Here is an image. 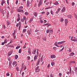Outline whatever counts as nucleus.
Segmentation results:
<instances>
[{"label": "nucleus", "mask_w": 77, "mask_h": 77, "mask_svg": "<svg viewBox=\"0 0 77 77\" xmlns=\"http://www.w3.org/2000/svg\"><path fill=\"white\" fill-rule=\"evenodd\" d=\"M23 20L25 21V23L26 25H27V20L26 19V17L25 16H24L23 17Z\"/></svg>", "instance_id": "obj_1"}, {"label": "nucleus", "mask_w": 77, "mask_h": 77, "mask_svg": "<svg viewBox=\"0 0 77 77\" xmlns=\"http://www.w3.org/2000/svg\"><path fill=\"white\" fill-rule=\"evenodd\" d=\"M17 11L18 12H24V11H23V10H22L21 9H17Z\"/></svg>", "instance_id": "obj_2"}, {"label": "nucleus", "mask_w": 77, "mask_h": 77, "mask_svg": "<svg viewBox=\"0 0 77 77\" xmlns=\"http://www.w3.org/2000/svg\"><path fill=\"white\" fill-rule=\"evenodd\" d=\"M43 3L42 0H40L38 4V7H40V5H42V3Z\"/></svg>", "instance_id": "obj_3"}, {"label": "nucleus", "mask_w": 77, "mask_h": 77, "mask_svg": "<svg viewBox=\"0 0 77 77\" xmlns=\"http://www.w3.org/2000/svg\"><path fill=\"white\" fill-rule=\"evenodd\" d=\"M39 68V66H38L37 67L36 69H35V72H39V71H40V70L39 69H38Z\"/></svg>", "instance_id": "obj_4"}, {"label": "nucleus", "mask_w": 77, "mask_h": 77, "mask_svg": "<svg viewBox=\"0 0 77 77\" xmlns=\"http://www.w3.org/2000/svg\"><path fill=\"white\" fill-rule=\"evenodd\" d=\"M65 41L59 42H58V44H59V45H60L61 44H63V43H65Z\"/></svg>", "instance_id": "obj_5"}, {"label": "nucleus", "mask_w": 77, "mask_h": 77, "mask_svg": "<svg viewBox=\"0 0 77 77\" xmlns=\"http://www.w3.org/2000/svg\"><path fill=\"white\" fill-rule=\"evenodd\" d=\"M27 7H29L30 6V1H27Z\"/></svg>", "instance_id": "obj_6"}, {"label": "nucleus", "mask_w": 77, "mask_h": 77, "mask_svg": "<svg viewBox=\"0 0 77 77\" xmlns=\"http://www.w3.org/2000/svg\"><path fill=\"white\" fill-rule=\"evenodd\" d=\"M55 57H56L54 54L52 55L51 56V58L52 59L55 58Z\"/></svg>", "instance_id": "obj_7"}, {"label": "nucleus", "mask_w": 77, "mask_h": 77, "mask_svg": "<svg viewBox=\"0 0 77 77\" xmlns=\"http://www.w3.org/2000/svg\"><path fill=\"white\" fill-rule=\"evenodd\" d=\"M68 23V19H66L65 20V24L66 26L67 25V23Z\"/></svg>", "instance_id": "obj_8"}, {"label": "nucleus", "mask_w": 77, "mask_h": 77, "mask_svg": "<svg viewBox=\"0 0 77 77\" xmlns=\"http://www.w3.org/2000/svg\"><path fill=\"white\" fill-rule=\"evenodd\" d=\"M37 57H38V56H37V55L36 54H35L34 57V60L35 61L37 59Z\"/></svg>", "instance_id": "obj_9"}, {"label": "nucleus", "mask_w": 77, "mask_h": 77, "mask_svg": "<svg viewBox=\"0 0 77 77\" xmlns=\"http://www.w3.org/2000/svg\"><path fill=\"white\" fill-rule=\"evenodd\" d=\"M28 52L29 53V54H30V55H31V51L30 50V48H29L28 49Z\"/></svg>", "instance_id": "obj_10"}, {"label": "nucleus", "mask_w": 77, "mask_h": 77, "mask_svg": "<svg viewBox=\"0 0 77 77\" xmlns=\"http://www.w3.org/2000/svg\"><path fill=\"white\" fill-rule=\"evenodd\" d=\"M33 14L35 17H36L38 16V14H37V13L36 12H34Z\"/></svg>", "instance_id": "obj_11"}, {"label": "nucleus", "mask_w": 77, "mask_h": 77, "mask_svg": "<svg viewBox=\"0 0 77 77\" xmlns=\"http://www.w3.org/2000/svg\"><path fill=\"white\" fill-rule=\"evenodd\" d=\"M65 11V7H64L63 8V9H62L61 11V12H63Z\"/></svg>", "instance_id": "obj_12"}, {"label": "nucleus", "mask_w": 77, "mask_h": 77, "mask_svg": "<svg viewBox=\"0 0 77 77\" xmlns=\"http://www.w3.org/2000/svg\"><path fill=\"white\" fill-rule=\"evenodd\" d=\"M31 33H32V30H28V34H29V35H31Z\"/></svg>", "instance_id": "obj_13"}, {"label": "nucleus", "mask_w": 77, "mask_h": 77, "mask_svg": "<svg viewBox=\"0 0 77 77\" xmlns=\"http://www.w3.org/2000/svg\"><path fill=\"white\" fill-rule=\"evenodd\" d=\"M49 34L50 35H51V34H52L53 33V30H49Z\"/></svg>", "instance_id": "obj_14"}, {"label": "nucleus", "mask_w": 77, "mask_h": 77, "mask_svg": "<svg viewBox=\"0 0 77 77\" xmlns=\"http://www.w3.org/2000/svg\"><path fill=\"white\" fill-rule=\"evenodd\" d=\"M36 49H34V51L32 52V54H35V53H36Z\"/></svg>", "instance_id": "obj_15"}, {"label": "nucleus", "mask_w": 77, "mask_h": 77, "mask_svg": "<svg viewBox=\"0 0 77 77\" xmlns=\"http://www.w3.org/2000/svg\"><path fill=\"white\" fill-rule=\"evenodd\" d=\"M10 24H11V23H10V21H8L7 23V26H9L10 25Z\"/></svg>", "instance_id": "obj_16"}, {"label": "nucleus", "mask_w": 77, "mask_h": 77, "mask_svg": "<svg viewBox=\"0 0 77 77\" xmlns=\"http://www.w3.org/2000/svg\"><path fill=\"white\" fill-rule=\"evenodd\" d=\"M75 63V62L74 61H70V63Z\"/></svg>", "instance_id": "obj_17"}, {"label": "nucleus", "mask_w": 77, "mask_h": 77, "mask_svg": "<svg viewBox=\"0 0 77 77\" xmlns=\"http://www.w3.org/2000/svg\"><path fill=\"white\" fill-rule=\"evenodd\" d=\"M12 52H10L8 53V56H11V54H12Z\"/></svg>", "instance_id": "obj_18"}, {"label": "nucleus", "mask_w": 77, "mask_h": 77, "mask_svg": "<svg viewBox=\"0 0 77 77\" xmlns=\"http://www.w3.org/2000/svg\"><path fill=\"white\" fill-rule=\"evenodd\" d=\"M74 53H71L69 55V56H73V55H74Z\"/></svg>", "instance_id": "obj_19"}, {"label": "nucleus", "mask_w": 77, "mask_h": 77, "mask_svg": "<svg viewBox=\"0 0 77 77\" xmlns=\"http://www.w3.org/2000/svg\"><path fill=\"white\" fill-rule=\"evenodd\" d=\"M5 3V1H2L1 2V5H2V6L3 5V4H4Z\"/></svg>", "instance_id": "obj_20"}, {"label": "nucleus", "mask_w": 77, "mask_h": 77, "mask_svg": "<svg viewBox=\"0 0 77 77\" xmlns=\"http://www.w3.org/2000/svg\"><path fill=\"white\" fill-rule=\"evenodd\" d=\"M67 17L69 18H71L72 17V16H71V15H69L67 16Z\"/></svg>", "instance_id": "obj_21"}, {"label": "nucleus", "mask_w": 77, "mask_h": 77, "mask_svg": "<svg viewBox=\"0 0 77 77\" xmlns=\"http://www.w3.org/2000/svg\"><path fill=\"white\" fill-rule=\"evenodd\" d=\"M16 63H17V61L14 62L12 63V65H13V66H14V65H15V64H16Z\"/></svg>", "instance_id": "obj_22"}, {"label": "nucleus", "mask_w": 77, "mask_h": 77, "mask_svg": "<svg viewBox=\"0 0 77 77\" xmlns=\"http://www.w3.org/2000/svg\"><path fill=\"white\" fill-rule=\"evenodd\" d=\"M54 5H59V3L58 2H56L55 3H54Z\"/></svg>", "instance_id": "obj_23"}, {"label": "nucleus", "mask_w": 77, "mask_h": 77, "mask_svg": "<svg viewBox=\"0 0 77 77\" xmlns=\"http://www.w3.org/2000/svg\"><path fill=\"white\" fill-rule=\"evenodd\" d=\"M39 62H40V61L39 60H38L37 61V63L36 64V66H38L39 64Z\"/></svg>", "instance_id": "obj_24"}, {"label": "nucleus", "mask_w": 77, "mask_h": 77, "mask_svg": "<svg viewBox=\"0 0 77 77\" xmlns=\"http://www.w3.org/2000/svg\"><path fill=\"white\" fill-rule=\"evenodd\" d=\"M18 57V55H15V58L16 59H17Z\"/></svg>", "instance_id": "obj_25"}, {"label": "nucleus", "mask_w": 77, "mask_h": 77, "mask_svg": "<svg viewBox=\"0 0 77 77\" xmlns=\"http://www.w3.org/2000/svg\"><path fill=\"white\" fill-rule=\"evenodd\" d=\"M42 39H43L44 41H46V37H43Z\"/></svg>", "instance_id": "obj_26"}, {"label": "nucleus", "mask_w": 77, "mask_h": 77, "mask_svg": "<svg viewBox=\"0 0 77 77\" xmlns=\"http://www.w3.org/2000/svg\"><path fill=\"white\" fill-rule=\"evenodd\" d=\"M51 65L52 66H54V62H52L51 63Z\"/></svg>", "instance_id": "obj_27"}, {"label": "nucleus", "mask_w": 77, "mask_h": 77, "mask_svg": "<svg viewBox=\"0 0 77 77\" xmlns=\"http://www.w3.org/2000/svg\"><path fill=\"white\" fill-rule=\"evenodd\" d=\"M12 42H13V39H11L10 42L9 44H11V43H12Z\"/></svg>", "instance_id": "obj_28"}, {"label": "nucleus", "mask_w": 77, "mask_h": 77, "mask_svg": "<svg viewBox=\"0 0 77 77\" xmlns=\"http://www.w3.org/2000/svg\"><path fill=\"white\" fill-rule=\"evenodd\" d=\"M32 21H33V19H31L30 20H29V23H31L32 22Z\"/></svg>", "instance_id": "obj_29"}, {"label": "nucleus", "mask_w": 77, "mask_h": 77, "mask_svg": "<svg viewBox=\"0 0 77 77\" xmlns=\"http://www.w3.org/2000/svg\"><path fill=\"white\" fill-rule=\"evenodd\" d=\"M19 24L20 25V26H19V29H20V26H21V22H19Z\"/></svg>", "instance_id": "obj_30"}, {"label": "nucleus", "mask_w": 77, "mask_h": 77, "mask_svg": "<svg viewBox=\"0 0 77 77\" xmlns=\"http://www.w3.org/2000/svg\"><path fill=\"white\" fill-rule=\"evenodd\" d=\"M20 20V17H18V18L17 19V21L18 22Z\"/></svg>", "instance_id": "obj_31"}, {"label": "nucleus", "mask_w": 77, "mask_h": 77, "mask_svg": "<svg viewBox=\"0 0 77 77\" xmlns=\"http://www.w3.org/2000/svg\"><path fill=\"white\" fill-rule=\"evenodd\" d=\"M26 32V29H24L23 30V33H25Z\"/></svg>", "instance_id": "obj_32"}, {"label": "nucleus", "mask_w": 77, "mask_h": 77, "mask_svg": "<svg viewBox=\"0 0 77 77\" xmlns=\"http://www.w3.org/2000/svg\"><path fill=\"white\" fill-rule=\"evenodd\" d=\"M73 41H74V42H77V38H76L75 39H74L73 40Z\"/></svg>", "instance_id": "obj_33"}, {"label": "nucleus", "mask_w": 77, "mask_h": 77, "mask_svg": "<svg viewBox=\"0 0 77 77\" xmlns=\"http://www.w3.org/2000/svg\"><path fill=\"white\" fill-rule=\"evenodd\" d=\"M8 42V40L7 39H6L5 40V42H4L5 43H7Z\"/></svg>", "instance_id": "obj_34"}, {"label": "nucleus", "mask_w": 77, "mask_h": 77, "mask_svg": "<svg viewBox=\"0 0 77 77\" xmlns=\"http://www.w3.org/2000/svg\"><path fill=\"white\" fill-rule=\"evenodd\" d=\"M25 14L26 15H29V13L27 12H26L25 13Z\"/></svg>", "instance_id": "obj_35"}, {"label": "nucleus", "mask_w": 77, "mask_h": 77, "mask_svg": "<svg viewBox=\"0 0 77 77\" xmlns=\"http://www.w3.org/2000/svg\"><path fill=\"white\" fill-rule=\"evenodd\" d=\"M23 7L22 6H20L19 7V8L20 9H23Z\"/></svg>", "instance_id": "obj_36"}, {"label": "nucleus", "mask_w": 77, "mask_h": 77, "mask_svg": "<svg viewBox=\"0 0 77 77\" xmlns=\"http://www.w3.org/2000/svg\"><path fill=\"white\" fill-rule=\"evenodd\" d=\"M74 68L75 69V71H77V67H74Z\"/></svg>", "instance_id": "obj_37"}, {"label": "nucleus", "mask_w": 77, "mask_h": 77, "mask_svg": "<svg viewBox=\"0 0 77 77\" xmlns=\"http://www.w3.org/2000/svg\"><path fill=\"white\" fill-rule=\"evenodd\" d=\"M9 66L10 69H11L12 68V66L11 64H9Z\"/></svg>", "instance_id": "obj_38"}, {"label": "nucleus", "mask_w": 77, "mask_h": 77, "mask_svg": "<svg viewBox=\"0 0 77 77\" xmlns=\"http://www.w3.org/2000/svg\"><path fill=\"white\" fill-rule=\"evenodd\" d=\"M16 70L17 71H19V67H17L16 68Z\"/></svg>", "instance_id": "obj_39"}, {"label": "nucleus", "mask_w": 77, "mask_h": 77, "mask_svg": "<svg viewBox=\"0 0 77 77\" xmlns=\"http://www.w3.org/2000/svg\"><path fill=\"white\" fill-rule=\"evenodd\" d=\"M21 22H23V23L24 22V19H21Z\"/></svg>", "instance_id": "obj_40"}, {"label": "nucleus", "mask_w": 77, "mask_h": 77, "mask_svg": "<svg viewBox=\"0 0 77 77\" xmlns=\"http://www.w3.org/2000/svg\"><path fill=\"white\" fill-rule=\"evenodd\" d=\"M49 31H50V30H49V29H48L46 30V32L47 33H49Z\"/></svg>", "instance_id": "obj_41"}, {"label": "nucleus", "mask_w": 77, "mask_h": 77, "mask_svg": "<svg viewBox=\"0 0 77 77\" xmlns=\"http://www.w3.org/2000/svg\"><path fill=\"white\" fill-rule=\"evenodd\" d=\"M19 48H20V46H18L16 48V49H18Z\"/></svg>", "instance_id": "obj_42"}, {"label": "nucleus", "mask_w": 77, "mask_h": 77, "mask_svg": "<svg viewBox=\"0 0 77 77\" xmlns=\"http://www.w3.org/2000/svg\"><path fill=\"white\" fill-rule=\"evenodd\" d=\"M59 76L60 77H61V76H62V73H60L59 74Z\"/></svg>", "instance_id": "obj_43"}, {"label": "nucleus", "mask_w": 77, "mask_h": 77, "mask_svg": "<svg viewBox=\"0 0 77 77\" xmlns=\"http://www.w3.org/2000/svg\"><path fill=\"white\" fill-rule=\"evenodd\" d=\"M54 45H55V46H56L57 47H59V46L57 45V44L56 43H54Z\"/></svg>", "instance_id": "obj_44"}, {"label": "nucleus", "mask_w": 77, "mask_h": 77, "mask_svg": "<svg viewBox=\"0 0 77 77\" xmlns=\"http://www.w3.org/2000/svg\"><path fill=\"white\" fill-rule=\"evenodd\" d=\"M63 21V18L61 19L60 22H62Z\"/></svg>", "instance_id": "obj_45"}, {"label": "nucleus", "mask_w": 77, "mask_h": 77, "mask_svg": "<svg viewBox=\"0 0 77 77\" xmlns=\"http://www.w3.org/2000/svg\"><path fill=\"white\" fill-rule=\"evenodd\" d=\"M3 27L4 29H6V26H5V25H3Z\"/></svg>", "instance_id": "obj_46"}, {"label": "nucleus", "mask_w": 77, "mask_h": 77, "mask_svg": "<svg viewBox=\"0 0 77 77\" xmlns=\"http://www.w3.org/2000/svg\"><path fill=\"white\" fill-rule=\"evenodd\" d=\"M19 53H21V49H20L19 51Z\"/></svg>", "instance_id": "obj_47"}, {"label": "nucleus", "mask_w": 77, "mask_h": 77, "mask_svg": "<svg viewBox=\"0 0 77 77\" xmlns=\"http://www.w3.org/2000/svg\"><path fill=\"white\" fill-rule=\"evenodd\" d=\"M9 75H10L9 73L8 72L6 74L7 76H9Z\"/></svg>", "instance_id": "obj_48"}, {"label": "nucleus", "mask_w": 77, "mask_h": 77, "mask_svg": "<svg viewBox=\"0 0 77 77\" xmlns=\"http://www.w3.org/2000/svg\"><path fill=\"white\" fill-rule=\"evenodd\" d=\"M60 11V8H59L57 9V11L59 12Z\"/></svg>", "instance_id": "obj_49"}, {"label": "nucleus", "mask_w": 77, "mask_h": 77, "mask_svg": "<svg viewBox=\"0 0 77 77\" xmlns=\"http://www.w3.org/2000/svg\"><path fill=\"white\" fill-rule=\"evenodd\" d=\"M69 52H71L72 51H71V49H69Z\"/></svg>", "instance_id": "obj_50"}, {"label": "nucleus", "mask_w": 77, "mask_h": 77, "mask_svg": "<svg viewBox=\"0 0 77 77\" xmlns=\"http://www.w3.org/2000/svg\"><path fill=\"white\" fill-rule=\"evenodd\" d=\"M12 61H10L9 63V65H11V64H12Z\"/></svg>", "instance_id": "obj_51"}, {"label": "nucleus", "mask_w": 77, "mask_h": 77, "mask_svg": "<svg viewBox=\"0 0 77 77\" xmlns=\"http://www.w3.org/2000/svg\"><path fill=\"white\" fill-rule=\"evenodd\" d=\"M9 11H8L7 13V15L8 17L9 16Z\"/></svg>", "instance_id": "obj_52"}, {"label": "nucleus", "mask_w": 77, "mask_h": 77, "mask_svg": "<svg viewBox=\"0 0 77 77\" xmlns=\"http://www.w3.org/2000/svg\"><path fill=\"white\" fill-rule=\"evenodd\" d=\"M49 14H50V13L49 12H46V15H48Z\"/></svg>", "instance_id": "obj_53"}, {"label": "nucleus", "mask_w": 77, "mask_h": 77, "mask_svg": "<svg viewBox=\"0 0 77 77\" xmlns=\"http://www.w3.org/2000/svg\"><path fill=\"white\" fill-rule=\"evenodd\" d=\"M45 13V11H43L42 12V14H43Z\"/></svg>", "instance_id": "obj_54"}, {"label": "nucleus", "mask_w": 77, "mask_h": 77, "mask_svg": "<svg viewBox=\"0 0 77 77\" xmlns=\"http://www.w3.org/2000/svg\"><path fill=\"white\" fill-rule=\"evenodd\" d=\"M50 3L49 2H47L46 3L45 5H48V4H49Z\"/></svg>", "instance_id": "obj_55"}, {"label": "nucleus", "mask_w": 77, "mask_h": 77, "mask_svg": "<svg viewBox=\"0 0 77 77\" xmlns=\"http://www.w3.org/2000/svg\"><path fill=\"white\" fill-rule=\"evenodd\" d=\"M75 18H76V19L77 20V15H75Z\"/></svg>", "instance_id": "obj_56"}, {"label": "nucleus", "mask_w": 77, "mask_h": 77, "mask_svg": "<svg viewBox=\"0 0 77 77\" xmlns=\"http://www.w3.org/2000/svg\"><path fill=\"white\" fill-rule=\"evenodd\" d=\"M51 13L52 15H53V11H51Z\"/></svg>", "instance_id": "obj_57"}, {"label": "nucleus", "mask_w": 77, "mask_h": 77, "mask_svg": "<svg viewBox=\"0 0 77 77\" xmlns=\"http://www.w3.org/2000/svg\"><path fill=\"white\" fill-rule=\"evenodd\" d=\"M15 31L14 32V33L12 35L13 36H15Z\"/></svg>", "instance_id": "obj_58"}, {"label": "nucleus", "mask_w": 77, "mask_h": 77, "mask_svg": "<svg viewBox=\"0 0 77 77\" xmlns=\"http://www.w3.org/2000/svg\"><path fill=\"white\" fill-rule=\"evenodd\" d=\"M56 47H54V48H53V49H54V50H56Z\"/></svg>", "instance_id": "obj_59"}, {"label": "nucleus", "mask_w": 77, "mask_h": 77, "mask_svg": "<svg viewBox=\"0 0 77 77\" xmlns=\"http://www.w3.org/2000/svg\"><path fill=\"white\" fill-rule=\"evenodd\" d=\"M18 0H16V5H17L18 4Z\"/></svg>", "instance_id": "obj_60"}, {"label": "nucleus", "mask_w": 77, "mask_h": 77, "mask_svg": "<svg viewBox=\"0 0 77 77\" xmlns=\"http://www.w3.org/2000/svg\"><path fill=\"white\" fill-rule=\"evenodd\" d=\"M75 5V3H74V2H72V6H74Z\"/></svg>", "instance_id": "obj_61"}, {"label": "nucleus", "mask_w": 77, "mask_h": 77, "mask_svg": "<svg viewBox=\"0 0 77 77\" xmlns=\"http://www.w3.org/2000/svg\"><path fill=\"white\" fill-rule=\"evenodd\" d=\"M5 44V43L4 42H3L2 43L1 45H4V44Z\"/></svg>", "instance_id": "obj_62"}, {"label": "nucleus", "mask_w": 77, "mask_h": 77, "mask_svg": "<svg viewBox=\"0 0 77 77\" xmlns=\"http://www.w3.org/2000/svg\"><path fill=\"white\" fill-rule=\"evenodd\" d=\"M27 58L28 59V60H29V59H30V56H28Z\"/></svg>", "instance_id": "obj_63"}, {"label": "nucleus", "mask_w": 77, "mask_h": 77, "mask_svg": "<svg viewBox=\"0 0 77 77\" xmlns=\"http://www.w3.org/2000/svg\"><path fill=\"white\" fill-rule=\"evenodd\" d=\"M50 77H53V75L51 74H50Z\"/></svg>", "instance_id": "obj_64"}]
</instances>
